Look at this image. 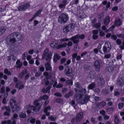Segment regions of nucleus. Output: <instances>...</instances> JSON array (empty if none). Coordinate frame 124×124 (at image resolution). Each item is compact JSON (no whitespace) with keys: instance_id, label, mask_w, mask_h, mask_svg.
I'll use <instances>...</instances> for the list:
<instances>
[{"instance_id":"obj_40","label":"nucleus","mask_w":124,"mask_h":124,"mask_svg":"<svg viewBox=\"0 0 124 124\" xmlns=\"http://www.w3.org/2000/svg\"><path fill=\"white\" fill-rule=\"evenodd\" d=\"M2 109L3 110H4L5 109L7 111H8L9 112H10V108L9 107H3L2 108Z\"/></svg>"},{"instance_id":"obj_4","label":"nucleus","mask_w":124,"mask_h":124,"mask_svg":"<svg viewBox=\"0 0 124 124\" xmlns=\"http://www.w3.org/2000/svg\"><path fill=\"white\" fill-rule=\"evenodd\" d=\"M69 19V16L67 14L62 13L59 16L58 21L61 24H63L68 22Z\"/></svg>"},{"instance_id":"obj_5","label":"nucleus","mask_w":124,"mask_h":124,"mask_svg":"<svg viewBox=\"0 0 124 124\" xmlns=\"http://www.w3.org/2000/svg\"><path fill=\"white\" fill-rule=\"evenodd\" d=\"M79 35H78L77 36L73 37L70 39L66 38L62 39H61L58 40V41H60L61 43H62L64 41H68L70 39L73 41L74 43H77L79 40Z\"/></svg>"},{"instance_id":"obj_38","label":"nucleus","mask_w":124,"mask_h":124,"mask_svg":"<svg viewBox=\"0 0 124 124\" xmlns=\"http://www.w3.org/2000/svg\"><path fill=\"white\" fill-rule=\"evenodd\" d=\"M4 73L5 74L8 75H11V73L10 71H8L7 69H5L4 71Z\"/></svg>"},{"instance_id":"obj_17","label":"nucleus","mask_w":124,"mask_h":124,"mask_svg":"<svg viewBox=\"0 0 124 124\" xmlns=\"http://www.w3.org/2000/svg\"><path fill=\"white\" fill-rule=\"evenodd\" d=\"M122 24V23L121 20L119 19H117L115 21L114 24L117 26H119Z\"/></svg>"},{"instance_id":"obj_2","label":"nucleus","mask_w":124,"mask_h":124,"mask_svg":"<svg viewBox=\"0 0 124 124\" xmlns=\"http://www.w3.org/2000/svg\"><path fill=\"white\" fill-rule=\"evenodd\" d=\"M86 92L85 89H82L80 91V94L76 98L78 101L82 104L85 103L89 101L90 97L84 94Z\"/></svg>"},{"instance_id":"obj_35","label":"nucleus","mask_w":124,"mask_h":124,"mask_svg":"<svg viewBox=\"0 0 124 124\" xmlns=\"http://www.w3.org/2000/svg\"><path fill=\"white\" fill-rule=\"evenodd\" d=\"M15 87L16 88H18L20 89L23 88L24 86L23 85H20V84H16Z\"/></svg>"},{"instance_id":"obj_12","label":"nucleus","mask_w":124,"mask_h":124,"mask_svg":"<svg viewBox=\"0 0 124 124\" xmlns=\"http://www.w3.org/2000/svg\"><path fill=\"white\" fill-rule=\"evenodd\" d=\"M83 114V113L82 112H80L77 115L76 119L77 122H79L82 119Z\"/></svg>"},{"instance_id":"obj_45","label":"nucleus","mask_w":124,"mask_h":124,"mask_svg":"<svg viewBox=\"0 0 124 124\" xmlns=\"http://www.w3.org/2000/svg\"><path fill=\"white\" fill-rule=\"evenodd\" d=\"M28 54L26 52L24 53L23 54L22 56V59L23 60H25L26 58V56Z\"/></svg>"},{"instance_id":"obj_41","label":"nucleus","mask_w":124,"mask_h":124,"mask_svg":"<svg viewBox=\"0 0 124 124\" xmlns=\"http://www.w3.org/2000/svg\"><path fill=\"white\" fill-rule=\"evenodd\" d=\"M73 93L72 92H70L69 94H66L65 96V97L66 98H68L69 97L71 96L72 95Z\"/></svg>"},{"instance_id":"obj_56","label":"nucleus","mask_w":124,"mask_h":124,"mask_svg":"<svg viewBox=\"0 0 124 124\" xmlns=\"http://www.w3.org/2000/svg\"><path fill=\"white\" fill-rule=\"evenodd\" d=\"M111 38L112 39L114 40H116L117 38L116 36L115 35H112L111 36Z\"/></svg>"},{"instance_id":"obj_53","label":"nucleus","mask_w":124,"mask_h":124,"mask_svg":"<svg viewBox=\"0 0 124 124\" xmlns=\"http://www.w3.org/2000/svg\"><path fill=\"white\" fill-rule=\"evenodd\" d=\"M106 104V103L104 102H102L100 103L99 106H101V107H104Z\"/></svg>"},{"instance_id":"obj_29","label":"nucleus","mask_w":124,"mask_h":124,"mask_svg":"<svg viewBox=\"0 0 124 124\" xmlns=\"http://www.w3.org/2000/svg\"><path fill=\"white\" fill-rule=\"evenodd\" d=\"M48 52V49L47 48L44 51L43 54L42 56V58L44 59L45 58L46 54Z\"/></svg>"},{"instance_id":"obj_30","label":"nucleus","mask_w":124,"mask_h":124,"mask_svg":"<svg viewBox=\"0 0 124 124\" xmlns=\"http://www.w3.org/2000/svg\"><path fill=\"white\" fill-rule=\"evenodd\" d=\"M67 46V43H64L62 44L58 45L57 49H59L60 48H62L66 46Z\"/></svg>"},{"instance_id":"obj_43","label":"nucleus","mask_w":124,"mask_h":124,"mask_svg":"<svg viewBox=\"0 0 124 124\" xmlns=\"http://www.w3.org/2000/svg\"><path fill=\"white\" fill-rule=\"evenodd\" d=\"M93 26L95 28H98L100 27V24L99 23H95L93 25Z\"/></svg>"},{"instance_id":"obj_49","label":"nucleus","mask_w":124,"mask_h":124,"mask_svg":"<svg viewBox=\"0 0 124 124\" xmlns=\"http://www.w3.org/2000/svg\"><path fill=\"white\" fill-rule=\"evenodd\" d=\"M115 27V26L114 25H112L111 27L109 28V29L108 30V31H112L114 28Z\"/></svg>"},{"instance_id":"obj_9","label":"nucleus","mask_w":124,"mask_h":124,"mask_svg":"<svg viewBox=\"0 0 124 124\" xmlns=\"http://www.w3.org/2000/svg\"><path fill=\"white\" fill-rule=\"evenodd\" d=\"M25 108L26 109H32L33 111H38L40 109L39 107H38V106H37L36 107H35L33 106H30V105H28L25 107Z\"/></svg>"},{"instance_id":"obj_18","label":"nucleus","mask_w":124,"mask_h":124,"mask_svg":"<svg viewBox=\"0 0 124 124\" xmlns=\"http://www.w3.org/2000/svg\"><path fill=\"white\" fill-rule=\"evenodd\" d=\"M35 119L32 117H30L27 120V122L29 123H30L32 124H34L35 123Z\"/></svg>"},{"instance_id":"obj_47","label":"nucleus","mask_w":124,"mask_h":124,"mask_svg":"<svg viewBox=\"0 0 124 124\" xmlns=\"http://www.w3.org/2000/svg\"><path fill=\"white\" fill-rule=\"evenodd\" d=\"M116 35L118 37L124 38V34L117 33L116 34Z\"/></svg>"},{"instance_id":"obj_60","label":"nucleus","mask_w":124,"mask_h":124,"mask_svg":"<svg viewBox=\"0 0 124 124\" xmlns=\"http://www.w3.org/2000/svg\"><path fill=\"white\" fill-rule=\"evenodd\" d=\"M74 50L76 51H78V46L77 45H76L75 46L74 48Z\"/></svg>"},{"instance_id":"obj_31","label":"nucleus","mask_w":124,"mask_h":124,"mask_svg":"<svg viewBox=\"0 0 124 124\" xmlns=\"http://www.w3.org/2000/svg\"><path fill=\"white\" fill-rule=\"evenodd\" d=\"M27 71L26 70H24L19 75V77L21 78L24 75L27 73Z\"/></svg>"},{"instance_id":"obj_13","label":"nucleus","mask_w":124,"mask_h":124,"mask_svg":"<svg viewBox=\"0 0 124 124\" xmlns=\"http://www.w3.org/2000/svg\"><path fill=\"white\" fill-rule=\"evenodd\" d=\"M67 1L66 0H64L59 5V7L60 8H64L66 5L67 4Z\"/></svg>"},{"instance_id":"obj_19","label":"nucleus","mask_w":124,"mask_h":124,"mask_svg":"<svg viewBox=\"0 0 124 124\" xmlns=\"http://www.w3.org/2000/svg\"><path fill=\"white\" fill-rule=\"evenodd\" d=\"M70 31L73 30L75 27V25L74 23H71L67 26Z\"/></svg>"},{"instance_id":"obj_8","label":"nucleus","mask_w":124,"mask_h":124,"mask_svg":"<svg viewBox=\"0 0 124 124\" xmlns=\"http://www.w3.org/2000/svg\"><path fill=\"white\" fill-rule=\"evenodd\" d=\"M72 69L70 66H68L65 68V73L67 76H70L71 75Z\"/></svg>"},{"instance_id":"obj_39","label":"nucleus","mask_w":124,"mask_h":124,"mask_svg":"<svg viewBox=\"0 0 124 124\" xmlns=\"http://www.w3.org/2000/svg\"><path fill=\"white\" fill-rule=\"evenodd\" d=\"M95 85V84L94 83H92L91 84L89 85L88 88L90 89H92L94 88Z\"/></svg>"},{"instance_id":"obj_42","label":"nucleus","mask_w":124,"mask_h":124,"mask_svg":"<svg viewBox=\"0 0 124 124\" xmlns=\"http://www.w3.org/2000/svg\"><path fill=\"white\" fill-rule=\"evenodd\" d=\"M118 108L119 109H121L124 106V104L122 103H120L118 105Z\"/></svg>"},{"instance_id":"obj_55","label":"nucleus","mask_w":124,"mask_h":124,"mask_svg":"<svg viewBox=\"0 0 124 124\" xmlns=\"http://www.w3.org/2000/svg\"><path fill=\"white\" fill-rule=\"evenodd\" d=\"M118 7L117 6H115L112 8V10L113 11H116L118 10Z\"/></svg>"},{"instance_id":"obj_10","label":"nucleus","mask_w":124,"mask_h":124,"mask_svg":"<svg viewBox=\"0 0 124 124\" xmlns=\"http://www.w3.org/2000/svg\"><path fill=\"white\" fill-rule=\"evenodd\" d=\"M30 5L29 3L23 5H22L18 8V9L20 11H22L25 10L29 8Z\"/></svg>"},{"instance_id":"obj_3","label":"nucleus","mask_w":124,"mask_h":124,"mask_svg":"<svg viewBox=\"0 0 124 124\" xmlns=\"http://www.w3.org/2000/svg\"><path fill=\"white\" fill-rule=\"evenodd\" d=\"M16 99L15 97H12L11 99L10 102V106L13 112H16L20 110V107L16 105Z\"/></svg>"},{"instance_id":"obj_62","label":"nucleus","mask_w":124,"mask_h":124,"mask_svg":"<svg viewBox=\"0 0 124 124\" xmlns=\"http://www.w3.org/2000/svg\"><path fill=\"white\" fill-rule=\"evenodd\" d=\"M34 104L37 106H38L39 105L38 101L36 100H35L34 102Z\"/></svg>"},{"instance_id":"obj_52","label":"nucleus","mask_w":124,"mask_h":124,"mask_svg":"<svg viewBox=\"0 0 124 124\" xmlns=\"http://www.w3.org/2000/svg\"><path fill=\"white\" fill-rule=\"evenodd\" d=\"M5 86H3L2 87L1 89L0 93H4L5 92Z\"/></svg>"},{"instance_id":"obj_11","label":"nucleus","mask_w":124,"mask_h":124,"mask_svg":"<svg viewBox=\"0 0 124 124\" xmlns=\"http://www.w3.org/2000/svg\"><path fill=\"white\" fill-rule=\"evenodd\" d=\"M95 70L97 71H99L100 70V65L99 61H96L95 62L94 65Z\"/></svg>"},{"instance_id":"obj_21","label":"nucleus","mask_w":124,"mask_h":124,"mask_svg":"<svg viewBox=\"0 0 124 124\" xmlns=\"http://www.w3.org/2000/svg\"><path fill=\"white\" fill-rule=\"evenodd\" d=\"M104 22L105 24L108 25L110 22L109 17L108 16H107L105 19Z\"/></svg>"},{"instance_id":"obj_15","label":"nucleus","mask_w":124,"mask_h":124,"mask_svg":"<svg viewBox=\"0 0 124 124\" xmlns=\"http://www.w3.org/2000/svg\"><path fill=\"white\" fill-rule=\"evenodd\" d=\"M60 58V57L58 54L56 53H54V61L56 62Z\"/></svg>"},{"instance_id":"obj_64","label":"nucleus","mask_w":124,"mask_h":124,"mask_svg":"<svg viewBox=\"0 0 124 124\" xmlns=\"http://www.w3.org/2000/svg\"><path fill=\"white\" fill-rule=\"evenodd\" d=\"M56 87L57 88H61L62 87V85L61 83H59L56 86Z\"/></svg>"},{"instance_id":"obj_16","label":"nucleus","mask_w":124,"mask_h":124,"mask_svg":"<svg viewBox=\"0 0 124 124\" xmlns=\"http://www.w3.org/2000/svg\"><path fill=\"white\" fill-rule=\"evenodd\" d=\"M51 107L49 106H48V107H46L45 108L44 110V112L46 114L47 116H48L49 115L50 113L49 112H47L48 110H51Z\"/></svg>"},{"instance_id":"obj_57","label":"nucleus","mask_w":124,"mask_h":124,"mask_svg":"<svg viewBox=\"0 0 124 124\" xmlns=\"http://www.w3.org/2000/svg\"><path fill=\"white\" fill-rule=\"evenodd\" d=\"M54 95L58 97H61L62 96L60 93H55Z\"/></svg>"},{"instance_id":"obj_27","label":"nucleus","mask_w":124,"mask_h":124,"mask_svg":"<svg viewBox=\"0 0 124 124\" xmlns=\"http://www.w3.org/2000/svg\"><path fill=\"white\" fill-rule=\"evenodd\" d=\"M114 117L115 118V123L116 124H119L120 122V121L117 116L115 115L114 116Z\"/></svg>"},{"instance_id":"obj_58","label":"nucleus","mask_w":124,"mask_h":124,"mask_svg":"<svg viewBox=\"0 0 124 124\" xmlns=\"http://www.w3.org/2000/svg\"><path fill=\"white\" fill-rule=\"evenodd\" d=\"M120 48L122 49H124V41L122 43V45L119 46Z\"/></svg>"},{"instance_id":"obj_24","label":"nucleus","mask_w":124,"mask_h":124,"mask_svg":"<svg viewBox=\"0 0 124 124\" xmlns=\"http://www.w3.org/2000/svg\"><path fill=\"white\" fill-rule=\"evenodd\" d=\"M46 69L47 70H51V67L50 65V62H48L46 63L45 64Z\"/></svg>"},{"instance_id":"obj_54","label":"nucleus","mask_w":124,"mask_h":124,"mask_svg":"<svg viewBox=\"0 0 124 124\" xmlns=\"http://www.w3.org/2000/svg\"><path fill=\"white\" fill-rule=\"evenodd\" d=\"M111 56V55L110 54H108L105 55L104 58L106 59H108L110 58Z\"/></svg>"},{"instance_id":"obj_36","label":"nucleus","mask_w":124,"mask_h":124,"mask_svg":"<svg viewBox=\"0 0 124 124\" xmlns=\"http://www.w3.org/2000/svg\"><path fill=\"white\" fill-rule=\"evenodd\" d=\"M42 10L40 9L34 15L35 17L38 16L42 12Z\"/></svg>"},{"instance_id":"obj_6","label":"nucleus","mask_w":124,"mask_h":124,"mask_svg":"<svg viewBox=\"0 0 124 124\" xmlns=\"http://www.w3.org/2000/svg\"><path fill=\"white\" fill-rule=\"evenodd\" d=\"M111 48V46L110 42L108 41H106L102 48L103 52L104 54H107L109 52Z\"/></svg>"},{"instance_id":"obj_1","label":"nucleus","mask_w":124,"mask_h":124,"mask_svg":"<svg viewBox=\"0 0 124 124\" xmlns=\"http://www.w3.org/2000/svg\"><path fill=\"white\" fill-rule=\"evenodd\" d=\"M17 38L19 40L22 39L23 36L20 33L14 32L9 35L6 39L7 43L11 45H13L16 42L15 38Z\"/></svg>"},{"instance_id":"obj_61","label":"nucleus","mask_w":124,"mask_h":124,"mask_svg":"<svg viewBox=\"0 0 124 124\" xmlns=\"http://www.w3.org/2000/svg\"><path fill=\"white\" fill-rule=\"evenodd\" d=\"M29 61V63L30 64H33L34 63V61L33 59H31Z\"/></svg>"},{"instance_id":"obj_44","label":"nucleus","mask_w":124,"mask_h":124,"mask_svg":"<svg viewBox=\"0 0 124 124\" xmlns=\"http://www.w3.org/2000/svg\"><path fill=\"white\" fill-rule=\"evenodd\" d=\"M57 117H53L52 116H49L48 117L49 119L52 121H54L56 118Z\"/></svg>"},{"instance_id":"obj_26","label":"nucleus","mask_w":124,"mask_h":124,"mask_svg":"<svg viewBox=\"0 0 124 124\" xmlns=\"http://www.w3.org/2000/svg\"><path fill=\"white\" fill-rule=\"evenodd\" d=\"M52 54L50 52L48 53L47 55L46 56V59L47 61H49L52 58Z\"/></svg>"},{"instance_id":"obj_59","label":"nucleus","mask_w":124,"mask_h":124,"mask_svg":"<svg viewBox=\"0 0 124 124\" xmlns=\"http://www.w3.org/2000/svg\"><path fill=\"white\" fill-rule=\"evenodd\" d=\"M66 59L65 58H63L61 60V62L62 64L66 60Z\"/></svg>"},{"instance_id":"obj_28","label":"nucleus","mask_w":124,"mask_h":124,"mask_svg":"<svg viewBox=\"0 0 124 124\" xmlns=\"http://www.w3.org/2000/svg\"><path fill=\"white\" fill-rule=\"evenodd\" d=\"M124 84V81L123 80L121 79L117 81V84L118 85H119L121 86H122Z\"/></svg>"},{"instance_id":"obj_20","label":"nucleus","mask_w":124,"mask_h":124,"mask_svg":"<svg viewBox=\"0 0 124 124\" xmlns=\"http://www.w3.org/2000/svg\"><path fill=\"white\" fill-rule=\"evenodd\" d=\"M16 64L17 65L16 68H20L22 66V63L19 60H17L16 62Z\"/></svg>"},{"instance_id":"obj_7","label":"nucleus","mask_w":124,"mask_h":124,"mask_svg":"<svg viewBox=\"0 0 124 124\" xmlns=\"http://www.w3.org/2000/svg\"><path fill=\"white\" fill-rule=\"evenodd\" d=\"M53 83V81H52L50 83H49V81H46L45 83L46 85H49V86H48V87L46 88V90L44 88L42 90L43 92L45 93H49L50 89L51 87V85Z\"/></svg>"},{"instance_id":"obj_51","label":"nucleus","mask_w":124,"mask_h":124,"mask_svg":"<svg viewBox=\"0 0 124 124\" xmlns=\"http://www.w3.org/2000/svg\"><path fill=\"white\" fill-rule=\"evenodd\" d=\"M102 29L105 31V32H108V30L106 29V27L105 26L103 25L102 27Z\"/></svg>"},{"instance_id":"obj_14","label":"nucleus","mask_w":124,"mask_h":124,"mask_svg":"<svg viewBox=\"0 0 124 124\" xmlns=\"http://www.w3.org/2000/svg\"><path fill=\"white\" fill-rule=\"evenodd\" d=\"M103 41H101L99 44L97 48L98 50L99 53L100 54H103L102 52L101 51V48L103 44Z\"/></svg>"},{"instance_id":"obj_32","label":"nucleus","mask_w":124,"mask_h":124,"mask_svg":"<svg viewBox=\"0 0 124 124\" xmlns=\"http://www.w3.org/2000/svg\"><path fill=\"white\" fill-rule=\"evenodd\" d=\"M6 31L5 28L3 27L0 28V35H1L4 33Z\"/></svg>"},{"instance_id":"obj_33","label":"nucleus","mask_w":124,"mask_h":124,"mask_svg":"<svg viewBox=\"0 0 124 124\" xmlns=\"http://www.w3.org/2000/svg\"><path fill=\"white\" fill-rule=\"evenodd\" d=\"M6 31L5 28L3 27L0 28V35H1L4 33Z\"/></svg>"},{"instance_id":"obj_22","label":"nucleus","mask_w":124,"mask_h":124,"mask_svg":"<svg viewBox=\"0 0 124 124\" xmlns=\"http://www.w3.org/2000/svg\"><path fill=\"white\" fill-rule=\"evenodd\" d=\"M8 95V93H6L4 94V98L3 99L2 101V102L4 104H6L7 102V101L6 99V98Z\"/></svg>"},{"instance_id":"obj_34","label":"nucleus","mask_w":124,"mask_h":124,"mask_svg":"<svg viewBox=\"0 0 124 124\" xmlns=\"http://www.w3.org/2000/svg\"><path fill=\"white\" fill-rule=\"evenodd\" d=\"M19 116L20 118H25L26 116V114L23 112L20 113L19 114Z\"/></svg>"},{"instance_id":"obj_37","label":"nucleus","mask_w":124,"mask_h":124,"mask_svg":"<svg viewBox=\"0 0 124 124\" xmlns=\"http://www.w3.org/2000/svg\"><path fill=\"white\" fill-rule=\"evenodd\" d=\"M49 97L46 95H44L40 97V98L41 99H43L45 100L47 99Z\"/></svg>"},{"instance_id":"obj_63","label":"nucleus","mask_w":124,"mask_h":124,"mask_svg":"<svg viewBox=\"0 0 124 124\" xmlns=\"http://www.w3.org/2000/svg\"><path fill=\"white\" fill-rule=\"evenodd\" d=\"M120 91L119 90L118 91L115 92L114 94L116 96L120 94Z\"/></svg>"},{"instance_id":"obj_48","label":"nucleus","mask_w":124,"mask_h":124,"mask_svg":"<svg viewBox=\"0 0 124 124\" xmlns=\"http://www.w3.org/2000/svg\"><path fill=\"white\" fill-rule=\"evenodd\" d=\"M100 35L101 36H104L105 35V33H104L101 30H100L99 32Z\"/></svg>"},{"instance_id":"obj_25","label":"nucleus","mask_w":124,"mask_h":124,"mask_svg":"<svg viewBox=\"0 0 124 124\" xmlns=\"http://www.w3.org/2000/svg\"><path fill=\"white\" fill-rule=\"evenodd\" d=\"M63 31L65 33H67L70 31L67 26H65L64 27Z\"/></svg>"},{"instance_id":"obj_50","label":"nucleus","mask_w":124,"mask_h":124,"mask_svg":"<svg viewBox=\"0 0 124 124\" xmlns=\"http://www.w3.org/2000/svg\"><path fill=\"white\" fill-rule=\"evenodd\" d=\"M75 85L78 88H80L81 87L80 84L78 82H76L75 83Z\"/></svg>"},{"instance_id":"obj_46","label":"nucleus","mask_w":124,"mask_h":124,"mask_svg":"<svg viewBox=\"0 0 124 124\" xmlns=\"http://www.w3.org/2000/svg\"><path fill=\"white\" fill-rule=\"evenodd\" d=\"M66 84L72 85L73 84V82L71 80H70L67 81L66 82Z\"/></svg>"},{"instance_id":"obj_23","label":"nucleus","mask_w":124,"mask_h":124,"mask_svg":"<svg viewBox=\"0 0 124 124\" xmlns=\"http://www.w3.org/2000/svg\"><path fill=\"white\" fill-rule=\"evenodd\" d=\"M53 48H56L57 49L58 45L56 41L52 42L50 45Z\"/></svg>"}]
</instances>
